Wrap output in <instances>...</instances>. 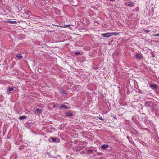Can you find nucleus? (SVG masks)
Here are the masks:
<instances>
[{"mask_svg":"<svg viewBox=\"0 0 159 159\" xmlns=\"http://www.w3.org/2000/svg\"><path fill=\"white\" fill-rule=\"evenodd\" d=\"M49 141L54 143H58L59 140L58 138L55 137H51L50 138Z\"/></svg>","mask_w":159,"mask_h":159,"instance_id":"1","label":"nucleus"},{"mask_svg":"<svg viewBox=\"0 0 159 159\" xmlns=\"http://www.w3.org/2000/svg\"><path fill=\"white\" fill-rule=\"evenodd\" d=\"M111 33H107L102 34L101 36L103 37L108 38L111 36Z\"/></svg>","mask_w":159,"mask_h":159,"instance_id":"2","label":"nucleus"},{"mask_svg":"<svg viewBox=\"0 0 159 159\" xmlns=\"http://www.w3.org/2000/svg\"><path fill=\"white\" fill-rule=\"evenodd\" d=\"M14 90L13 87H8L7 89V91L8 94H9L11 93V92Z\"/></svg>","mask_w":159,"mask_h":159,"instance_id":"3","label":"nucleus"},{"mask_svg":"<svg viewBox=\"0 0 159 159\" xmlns=\"http://www.w3.org/2000/svg\"><path fill=\"white\" fill-rule=\"evenodd\" d=\"M73 112H71L69 111L67 112H66L65 113L66 114L65 116L68 117L72 116H73V114L72 113Z\"/></svg>","mask_w":159,"mask_h":159,"instance_id":"4","label":"nucleus"},{"mask_svg":"<svg viewBox=\"0 0 159 159\" xmlns=\"http://www.w3.org/2000/svg\"><path fill=\"white\" fill-rule=\"evenodd\" d=\"M135 57L139 59H142L143 58L142 55L141 53L137 54L135 55Z\"/></svg>","mask_w":159,"mask_h":159,"instance_id":"5","label":"nucleus"},{"mask_svg":"<svg viewBox=\"0 0 159 159\" xmlns=\"http://www.w3.org/2000/svg\"><path fill=\"white\" fill-rule=\"evenodd\" d=\"M108 146L107 144L102 145L100 147V148L102 149H105L108 148Z\"/></svg>","mask_w":159,"mask_h":159,"instance_id":"6","label":"nucleus"},{"mask_svg":"<svg viewBox=\"0 0 159 159\" xmlns=\"http://www.w3.org/2000/svg\"><path fill=\"white\" fill-rule=\"evenodd\" d=\"M16 59L20 60L23 58V57L21 56V54H18L16 55Z\"/></svg>","mask_w":159,"mask_h":159,"instance_id":"7","label":"nucleus"},{"mask_svg":"<svg viewBox=\"0 0 159 159\" xmlns=\"http://www.w3.org/2000/svg\"><path fill=\"white\" fill-rule=\"evenodd\" d=\"M93 150L92 149H90L87 150V154H92L93 152Z\"/></svg>","mask_w":159,"mask_h":159,"instance_id":"8","label":"nucleus"},{"mask_svg":"<svg viewBox=\"0 0 159 159\" xmlns=\"http://www.w3.org/2000/svg\"><path fill=\"white\" fill-rule=\"evenodd\" d=\"M6 22L11 24H17V22L15 21H12L8 20L6 21Z\"/></svg>","mask_w":159,"mask_h":159,"instance_id":"9","label":"nucleus"},{"mask_svg":"<svg viewBox=\"0 0 159 159\" xmlns=\"http://www.w3.org/2000/svg\"><path fill=\"white\" fill-rule=\"evenodd\" d=\"M59 108L68 109L69 108V107L66 105H62Z\"/></svg>","mask_w":159,"mask_h":159,"instance_id":"10","label":"nucleus"},{"mask_svg":"<svg viewBox=\"0 0 159 159\" xmlns=\"http://www.w3.org/2000/svg\"><path fill=\"white\" fill-rule=\"evenodd\" d=\"M83 148L84 147L82 146H79L78 147H77L76 148H76L77 152L80 151V150H82Z\"/></svg>","mask_w":159,"mask_h":159,"instance_id":"11","label":"nucleus"},{"mask_svg":"<svg viewBox=\"0 0 159 159\" xmlns=\"http://www.w3.org/2000/svg\"><path fill=\"white\" fill-rule=\"evenodd\" d=\"M27 118V117L26 116L24 115V116L20 117L18 118V119L20 120H22L25 119Z\"/></svg>","mask_w":159,"mask_h":159,"instance_id":"12","label":"nucleus"},{"mask_svg":"<svg viewBox=\"0 0 159 159\" xmlns=\"http://www.w3.org/2000/svg\"><path fill=\"white\" fill-rule=\"evenodd\" d=\"M26 14L29 16H30L32 15V13L30 11H28L26 12Z\"/></svg>","mask_w":159,"mask_h":159,"instance_id":"13","label":"nucleus"},{"mask_svg":"<svg viewBox=\"0 0 159 159\" xmlns=\"http://www.w3.org/2000/svg\"><path fill=\"white\" fill-rule=\"evenodd\" d=\"M111 36L112 35H118L119 34V33L117 32H111Z\"/></svg>","mask_w":159,"mask_h":159,"instance_id":"14","label":"nucleus"},{"mask_svg":"<svg viewBox=\"0 0 159 159\" xmlns=\"http://www.w3.org/2000/svg\"><path fill=\"white\" fill-rule=\"evenodd\" d=\"M36 111H37V113L39 114H40L42 112V110L39 109H36Z\"/></svg>","mask_w":159,"mask_h":159,"instance_id":"15","label":"nucleus"},{"mask_svg":"<svg viewBox=\"0 0 159 159\" xmlns=\"http://www.w3.org/2000/svg\"><path fill=\"white\" fill-rule=\"evenodd\" d=\"M153 89H156L157 88V87L155 85H151L150 86Z\"/></svg>","mask_w":159,"mask_h":159,"instance_id":"16","label":"nucleus"},{"mask_svg":"<svg viewBox=\"0 0 159 159\" xmlns=\"http://www.w3.org/2000/svg\"><path fill=\"white\" fill-rule=\"evenodd\" d=\"M61 93L62 94H66V93L65 91L63 89H62L61 90H60Z\"/></svg>","mask_w":159,"mask_h":159,"instance_id":"17","label":"nucleus"},{"mask_svg":"<svg viewBox=\"0 0 159 159\" xmlns=\"http://www.w3.org/2000/svg\"><path fill=\"white\" fill-rule=\"evenodd\" d=\"M70 25H64V26H59L60 27H62V28H66L67 27H70Z\"/></svg>","mask_w":159,"mask_h":159,"instance_id":"18","label":"nucleus"},{"mask_svg":"<svg viewBox=\"0 0 159 159\" xmlns=\"http://www.w3.org/2000/svg\"><path fill=\"white\" fill-rule=\"evenodd\" d=\"M111 116L113 118H114L115 119H117L116 116L114 114H111Z\"/></svg>","mask_w":159,"mask_h":159,"instance_id":"19","label":"nucleus"},{"mask_svg":"<svg viewBox=\"0 0 159 159\" xmlns=\"http://www.w3.org/2000/svg\"><path fill=\"white\" fill-rule=\"evenodd\" d=\"M74 54L75 55H79L80 54V53L79 52H74Z\"/></svg>","mask_w":159,"mask_h":159,"instance_id":"20","label":"nucleus"},{"mask_svg":"<svg viewBox=\"0 0 159 159\" xmlns=\"http://www.w3.org/2000/svg\"><path fill=\"white\" fill-rule=\"evenodd\" d=\"M134 4L133 3H129L128 4H127V5L128 6H129L130 7L133 6H134Z\"/></svg>","mask_w":159,"mask_h":159,"instance_id":"21","label":"nucleus"},{"mask_svg":"<svg viewBox=\"0 0 159 159\" xmlns=\"http://www.w3.org/2000/svg\"><path fill=\"white\" fill-rule=\"evenodd\" d=\"M143 31H144V32H147V33H148L150 31L149 30H145V29H143L142 30Z\"/></svg>","mask_w":159,"mask_h":159,"instance_id":"22","label":"nucleus"},{"mask_svg":"<svg viewBox=\"0 0 159 159\" xmlns=\"http://www.w3.org/2000/svg\"><path fill=\"white\" fill-rule=\"evenodd\" d=\"M153 36H159V34H156L153 35Z\"/></svg>","mask_w":159,"mask_h":159,"instance_id":"23","label":"nucleus"},{"mask_svg":"<svg viewBox=\"0 0 159 159\" xmlns=\"http://www.w3.org/2000/svg\"><path fill=\"white\" fill-rule=\"evenodd\" d=\"M99 119H100V120H103V119H102V117H99Z\"/></svg>","mask_w":159,"mask_h":159,"instance_id":"24","label":"nucleus"},{"mask_svg":"<svg viewBox=\"0 0 159 159\" xmlns=\"http://www.w3.org/2000/svg\"><path fill=\"white\" fill-rule=\"evenodd\" d=\"M52 25H54V26H59L58 25H55V24H52Z\"/></svg>","mask_w":159,"mask_h":159,"instance_id":"25","label":"nucleus"},{"mask_svg":"<svg viewBox=\"0 0 159 159\" xmlns=\"http://www.w3.org/2000/svg\"><path fill=\"white\" fill-rule=\"evenodd\" d=\"M72 5L75 6H76V4H73Z\"/></svg>","mask_w":159,"mask_h":159,"instance_id":"26","label":"nucleus"},{"mask_svg":"<svg viewBox=\"0 0 159 159\" xmlns=\"http://www.w3.org/2000/svg\"><path fill=\"white\" fill-rule=\"evenodd\" d=\"M70 29H71V30H72V28H71H71H70Z\"/></svg>","mask_w":159,"mask_h":159,"instance_id":"27","label":"nucleus"},{"mask_svg":"<svg viewBox=\"0 0 159 159\" xmlns=\"http://www.w3.org/2000/svg\"><path fill=\"white\" fill-rule=\"evenodd\" d=\"M55 105H54L53 106V107H55Z\"/></svg>","mask_w":159,"mask_h":159,"instance_id":"28","label":"nucleus"},{"mask_svg":"<svg viewBox=\"0 0 159 159\" xmlns=\"http://www.w3.org/2000/svg\"><path fill=\"white\" fill-rule=\"evenodd\" d=\"M47 153H48V154H49V153H48V152H47Z\"/></svg>","mask_w":159,"mask_h":159,"instance_id":"29","label":"nucleus"},{"mask_svg":"<svg viewBox=\"0 0 159 159\" xmlns=\"http://www.w3.org/2000/svg\"><path fill=\"white\" fill-rule=\"evenodd\" d=\"M0 29H1V28L0 27Z\"/></svg>","mask_w":159,"mask_h":159,"instance_id":"30","label":"nucleus"}]
</instances>
